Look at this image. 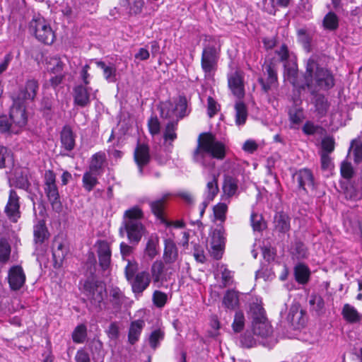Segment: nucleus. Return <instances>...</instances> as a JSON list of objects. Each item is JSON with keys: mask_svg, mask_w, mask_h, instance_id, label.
I'll list each match as a JSON object with an SVG mask.
<instances>
[{"mask_svg": "<svg viewBox=\"0 0 362 362\" xmlns=\"http://www.w3.org/2000/svg\"><path fill=\"white\" fill-rule=\"evenodd\" d=\"M87 336V328L83 324L78 325L72 333V339L75 343H83Z\"/></svg>", "mask_w": 362, "mask_h": 362, "instance_id": "55", "label": "nucleus"}, {"mask_svg": "<svg viewBox=\"0 0 362 362\" xmlns=\"http://www.w3.org/2000/svg\"><path fill=\"white\" fill-rule=\"evenodd\" d=\"M20 197L13 189L10 190L8 202L6 205L4 212L8 219L16 223L21 217Z\"/></svg>", "mask_w": 362, "mask_h": 362, "instance_id": "10", "label": "nucleus"}, {"mask_svg": "<svg viewBox=\"0 0 362 362\" xmlns=\"http://www.w3.org/2000/svg\"><path fill=\"white\" fill-rule=\"evenodd\" d=\"M341 315L346 322L351 324L358 323L362 320V315L354 306L348 303L343 306Z\"/></svg>", "mask_w": 362, "mask_h": 362, "instance_id": "32", "label": "nucleus"}, {"mask_svg": "<svg viewBox=\"0 0 362 362\" xmlns=\"http://www.w3.org/2000/svg\"><path fill=\"white\" fill-rule=\"evenodd\" d=\"M291 250L292 255L298 259H303L308 256L306 246L300 241H296L293 244Z\"/></svg>", "mask_w": 362, "mask_h": 362, "instance_id": "48", "label": "nucleus"}, {"mask_svg": "<svg viewBox=\"0 0 362 362\" xmlns=\"http://www.w3.org/2000/svg\"><path fill=\"white\" fill-rule=\"evenodd\" d=\"M288 116L291 127L295 128V126L299 125L304 119L303 110L301 107L293 106L289 109Z\"/></svg>", "mask_w": 362, "mask_h": 362, "instance_id": "43", "label": "nucleus"}, {"mask_svg": "<svg viewBox=\"0 0 362 362\" xmlns=\"http://www.w3.org/2000/svg\"><path fill=\"white\" fill-rule=\"evenodd\" d=\"M98 255L100 266L103 269H107L111 262V250L107 242L100 240L98 243Z\"/></svg>", "mask_w": 362, "mask_h": 362, "instance_id": "20", "label": "nucleus"}, {"mask_svg": "<svg viewBox=\"0 0 362 362\" xmlns=\"http://www.w3.org/2000/svg\"><path fill=\"white\" fill-rule=\"evenodd\" d=\"M129 282L132 285L133 292L141 294L148 287L151 283V277L147 272H141L137 273L132 278V280L129 281Z\"/></svg>", "mask_w": 362, "mask_h": 362, "instance_id": "16", "label": "nucleus"}, {"mask_svg": "<svg viewBox=\"0 0 362 362\" xmlns=\"http://www.w3.org/2000/svg\"><path fill=\"white\" fill-rule=\"evenodd\" d=\"M11 245L5 238L0 239V262L6 263L11 255Z\"/></svg>", "mask_w": 362, "mask_h": 362, "instance_id": "53", "label": "nucleus"}, {"mask_svg": "<svg viewBox=\"0 0 362 362\" xmlns=\"http://www.w3.org/2000/svg\"><path fill=\"white\" fill-rule=\"evenodd\" d=\"M39 90L38 81L35 78H28L25 83L24 87L21 88L17 95L13 97L15 104H25L27 101L35 100Z\"/></svg>", "mask_w": 362, "mask_h": 362, "instance_id": "8", "label": "nucleus"}, {"mask_svg": "<svg viewBox=\"0 0 362 362\" xmlns=\"http://www.w3.org/2000/svg\"><path fill=\"white\" fill-rule=\"evenodd\" d=\"M222 189L223 196L226 198L230 199L235 196L238 189V179L231 175H224Z\"/></svg>", "mask_w": 362, "mask_h": 362, "instance_id": "27", "label": "nucleus"}, {"mask_svg": "<svg viewBox=\"0 0 362 362\" xmlns=\"http://www.w3.org/2000/svg\"><path fill=\"white\" fill-rule=\"evenodd\" d=\"M235 124L238 126L245 124L247 118V109L245 104L239 100L235 104Z\"/></svg>", "mask_w": 362, "mask_h": 362, "instance_id": "37", "label": "nucleus"}, {"mask_svg": "<svg viewBox=\"0 0 362 362\" xmlns=\"http://www.w3.org/2000/svg\"><path fill=\"white\" fill-rule=\"evenodd\" d=\"M228 84L233 95L238 100L245 97L244 73L237 69L228 76Z\"/></svg>", "mask_w": 362, "mask_h": 362, "instance_id": "9", "label": "nucleus"}, {"mask_svg": "<svg viewBox=\"0 0 362 362\" xmlns=\"http://www.w3.org/2000/svg\"><path fill=\"white\" fill-rule=\"evenodd\" d=\"M218 272L221 275V284L220 285V288H226L234 284L233 274L226 265H221Z\"/></svg>", "mask_w": 362, "mask_h": 362, "instance_id": "42", "label": "nucleus"}, {"mask_svg": "<svg viewBox=\"0 0 362 362\" xmlns=\"http://www.w3.org/2000/svg\"><path fill=\"white\" fill-rule=\"evenodd\" d=\"M176 110V120L179 121L185 116L188 115L190 110L187 107V100L185 96H180L176 105H175Z\"/></svg>", "mask_w": 362, "mask_h": 362, "instance_id": "44", "label": "nucleus"}, {"mask_svg": "<svg viewBox=\"0 0 362 362\" xmlns=\"http://www.w3.org/2000/svg\"><path fill=\"white\" fill-rule=\"evenodd\" d=\"M225 229L222 225H218L213 231L210 245H225Z\"/></svg>", "mask_w": 362, "mask_h": 362, "instance_id": "51", "label": "nucleus"}, {"mask_svg": "<svg viewBox=\"0 0 362 362\" xmlns=\"http://www.w3.org/2000/svg\"><path fill=\"white\" fill-rule=\"evenodd\" d=\"M105 161V153H97L94 154L91 158V161L89 165V171H92L95 173H100V170L102 169Z\"/></svg>", "mask_w": 362, "mask_h": 362, "instance_id": "46", "label": "nucleus"}, {"mask_svg": "<svg viewBox=\"0 0 362 362\" xmlns=\"http://www.w3.org/2000/svg\"><path fill=\"white\" fill-rule=\"evenodd\" d=\"M218 179V175L213 173L211 180L206 183L205 198L208 199V200H214L219 192Z\"/></svg>", "mask_w": 362, "mask_h": 362, "instance_id": "36", "label": "nucleus"}, {"mask_svg": "<svg viewBox=\"0 0 362 362\" xmlns=\"http://www.w3.org/2000/svg\"><path fill=\"white\" fill-rule=\"evenodd\" d=\"M227 148L226 145L218 141L211 133H202L197 139V146L192 153L194 162L206 168L209 163L206 157L222 160L226 158Z\"/></svg>", "mask_w": 362, "mask_h": 362, "instance_id": "2", "label": "nucleus"}, {"mask_svg": "<svg viewBox=\"0 0 362 362\" xmlns=\"http://www.w3.org/2000/svg\"><path fill=\"white\" fill-rule=\"evenodd\" d=\"M251 225L254 230L262 231L266 228V223L264 221L261 214L252 213L250 216Z\"/></svg>", "mask_w": 362, "mask_h": 362, "instance_id": "58", "label": "nucleus"}, {"mask_svg": "<svg viewBox=\"0 0 362 362\" xmlns=\"http://www.w3.org/2000/svg\"><path fill=\"white\" fill-rule=\"evenodd\" d=\"M124 229L127 233V238L132 244L137 245L144 233V226L141 222L143 216L141 209L134 206L124 213Z\"/></svg>", "mask_w": 362, "mask_h": 362, "instance_id": "4", "label": "nucleus"}, {"mask_svg": "<svg viewBox=\"0 0 362 362\" xmlns=\"http://www.w3.org/2000/svg\"><path fill=\"white\" fill-rule=\"evenodd\" d=\"M134 160L142 173L143 167L146 165L151 160L149 147L145 144H138L134 153Z\"/></svg>", "mask_w": 362, "mask_h": 362, "instance_id": "17", "label": "nucleus"}, {"mask_svg": "<svg viewBox=\"0 0 362 362\" xmlns=\"http://www.w3.org/2000/svg\"><path fill=\"white\" fill-rule=\"evenodd\" d=\"M323 26L325 29L334 30L339 26V19L334 12H329L323 19Z\"/></svg>", "mask_w": 362, "mask_h": 362, "instance_id": "52", "label": "nucleus"}, {"mask_svg": "<svg viewBox=\"0 0 362 362\" xmlns=\"http://www.w3.org/2000/svg\"><path fill=\"white\" fill-rule=\"evenodd\" d=\"M76 135L70 126L65 125L60 133L62 147L67 151H72L75 147Z\"/></svg>", "mask_w": 362, "mask_h": 362, "instance_id": "23", "label": "nucleus"}, {"mask_svg": "<svg viewBox=\"0 0 362 362\" xmlns=\"http://www.w3.org/2000/svg\"><path fill=\"white\" fill-rule=\"evenodd\" d=\"M250 314L252 321L262 320L266 319L264 310L262 306L258 303H252L250 306Z\"/></svg>", "mask_w": 362, "mask_h": 362, "instance_id": "54", "label": "nucleus"}, {"mask_svg": "<svg viewBox=\"0 0 362 362\" xmlns=\"http://www.w3.org/2000/svg\"><path fill=\"white\" fill-rule=\"evenodd\" d=\"M165 262L161 260H156L151 267V274L153 283H163L168 279L167 271L168 268L165 267Z\"/></svg>", "mask_w": 362, "mask_h": 362, "instance_id": "18", "label": "nucleus"}, {"mask_svg": "<svg viewBox=\"0 0 362 362\" xmlns=\"http://www.w3.org/2000/svg\"><path fill=\"white\" fill-rule=\"evenodd\" d=\"M177 120L170 121L165 127L163 137L165 141H174L177 138L175 131L177 127Z\"/></svg>", "mask_w": 362, "mask_h": 362, "instance_id": "56", "label": "nucleus"}, {"mask_svg": "<svg viewBox=\"0 0 362 362\" xmlns=\"http://www.w3.org/2000/svg\"><path fill=\"white\" fill-rule=\"evenodd\" d=\"M222 305L226 310H235L240 305V293L235 289L226 291L222 299Z\"/></svg>", "mask_w": 362, "mask_h": 362, "instance_id": "21", "label": "nucleus"}, {"mask_svg": "<svg viewBox=\"0 0 362 362\" xmlns=\"http://www.w3.org/2000/svg\"><path fill=\"white\" fill-rule=\"evenodd\" d=\"M170 196V194L166 193L163 194L160 199L149 202V206L152 213L157 217L158 219H159L162 223H165L167 226H170L173 224L171 222H168L165 220L163 214V209L165 202Z\"/></svg>", "mask_w": 362, "mask_h": 362, "instance_id": "19", "label": "nucleus"}, {"mask_svg": "<svg viewBox=\"0 0 362 362\" xmlns=\"http://www.w3.org/2000/svg\"><path fill=\"white\" fill-rule=\"evenodd\" d=\"M305 314V312L300 308V304L294 303L290 307L287 321L293 329H300L303 327L306 323Z\"/></svg>", "mask_w": 362, "mask_h": 362, "instance_id": "12", "label": "nucleus"}, {"mask_svg": "<svg viewBox=\"0 0 362 362\" xmlns=\"http://www.w3.org/2000/svg\"><path fill=\"white\" fill-rule=\"evenodd\" d=\"M313 104L315 107V112L319 118L326 116L329 109L330 103L324 95L315 94L313 100Z\"/></svg>", "mask_w": 362, "mask_h": 362, "instance_id": "26", "label": "nucleus"}, {"mask_svg": "<svg viewBox=\"0 0 362 362\" xmlns=\"http://www.w3.org/2000/svg\"><path fill=\"white\" fill-rule=\"evenodd\" d=\"M13 165V154L7 148L0 146V168L11 167Z\"/></svg>", "mask_w": 362, "mask_h": 362, "instance_id": "47", "label": "nucleus"}, {"mask_svg": "<svg viewBox=\"0 0 362 362\" xmlns=\"http://www.w3.org/2000/svg\"><path fill=\"white\" fill-rule=\"evenodd\" d=\"M214 217L216 219L221 221L222 223L226 220V214L228 211V206L225 203H218L213 208Z\"/></svg>", "mask_w": 362, "mask_h": 362, "instance_id": "61", "label": "nucleus"}, {"mask_svg": "<svg viewBox=\"0 0 362 362\" xmlns=\"http://www.w3.org/2000/svg\"><path fill=\"white\" fill-rule=\"evenodd\" d=\"M164 337V332L160 329H156L153 331L149 336V344L151 347L153 349H156L158 344L159 341H161Z\"/></svg>", "mask_w": 362, "mask_h": 362, "instance_id": "64", "label": "nucleus"}, {"mask_svg": "<svg viewBox=\"0 0 362 362\" xmlns=\"http://www.w3.org/2000/svg\"><path fill=\"white\" fill-rule=\"evenodd\" d=\"M127 264L124 269V274L125 277L127 280L129 281L130 280H132V278H134L136 275L135 274L139 269V265L136 261L134 259H127Z\"/></svg>", "mask_w": 362, "mask_h": 362, "instance_id": "59", "label": "nucleus"}, {"mask_svg": "<svg viewBox=\"0 0 362 362\" xmlns=\"http://www.w3.org/2000/svg\"><path fill=\"white\" fill-rule=\"evenodd\" d=\"M100 173H95L92 171H87L83 175V186L88 192H90L98 184V176Z\"/></svg>", "mask_w": 362, "mask_h": 362, "instance_id": "41", "label": "nucleus"}, {"mask_svg": "<svg viewBox=\"0 0 362 362\" xmlns=\"http://www.w3.org/2000/svg\"><path fill=\"white\" fill-rule=\"evenodd\" d=\"M160 117L164 119H171L176 117L175 105L170 100H166L160 103L159 107Z\"/></svg>", "mask_w": 362, "mask_h": 362, "instance_id": "40", "label": "nucleus"}, {"mask_svg": "<svg viewBox=\"0 0 362 362\" xmlns=\"http://www.w3.org/2000/svg\"><path fill=\"white\" fill-rule=\"evenodd\" d=\"M178 257L177 247L171 239L165 240V248L163 252V260L165 264H170L174 263Z\"/></svg>", "mask_w": 362, "mask_h": 362, "instance_id": "28", "label": "nucleus"}, {"mask_svg": "<svg viewBox=\"0 0 362 362\" xmlns=\"http://www.w3.org/2000/svg\"><path fill=\"white\" fill-rule=\"evenodd\" d=\"M272 327L267 319L252 321V333L257 337L267 338L272 334Z\"/></svg>", "mask_w": 362, "mask_h": 362, "instance_id": "22", "label": "nucleus"}, {"mask_svg": "<svg viewBox=\"0 0 362 362\" xmlns=\"http://www.w3.org/2000/svg\"><path fill=\"white\" fill-rule=\"evenodd\" d=\"M97 66L103 71V76L105 80L109 83H115L117 81V68L114 64H107L103 61H96Z\"/></svg>", "mask_w": 362, "mask_h": 362, "instance_id": "31", "label": "nucleus"}, {"mask_svg": "<svg viewBox=\"0 0 362 362\" xmlns=\"http://www.w3.org/2000/svg\"><path fill=\"white\" fill-rule=\"evenodd\" d=\"M340 173L343 178L346 180L351 179L355 174V171L351 163L348 160H344L341 162L340 166Z\"/></svg>", "mask_w": 362, "mask_h": 362, "instance_id": "60", "label": "nucleus"}, {"mask_svg": "<svg viewBox=\"0 0 362 362\" xmlns=\"http://www.w3.org/2000/svg\"><path fill=\"white\" fill-rule=\"evenodd\" d=\"M52 248L54 267H60L68 252L62 236L58 235L54 238Z\"/></svg>", "mask_w": 362, "mask_h": 362, "instance_id": "13", "label": "nucleus"}, {"mask_svg": "<svg viewBox=\"0 0 362 362\" xmlns=\"http://www.w3.org/2000/svg\"><path fill=\"white\" fill-rule=\"evenodd\" d=\"M74 102L81 107H85L90 104V93L86 87L79 85L74 88Z\"/></svg>", "mask_w": 362, "mask_h": 362, "instance_id": "25", "label": "nucleus"}, {"mask_svg": "<svg viewBox=\"0 0 362 362\" xmlns=\"http://www.w3.org/2000/svg\"><path fill=\"white\" fill-rule=\"evenodd\" d=\"M8 283L12 290H19L24 284L25 275L21 266L12 267L8 271Z\"/></svg>", "mask_w": 362, "mask_h": 362, "instance_id": "15", "label": "nucleus"}, {"mask_svg": "<svg viewBox=\"0 0 362 362\" xmlns=\"http://www.w3.org/2000/svg\"><path fill=\"white\" fill-rule=\"evenodd\" d=\"M45 193L52 205L53 210L60 211L62 209V203L57 185L44 187Z\"/></svg>", "mask_w": 362, "mask_h": 362, "instance_id": "29", "label": "nucleus"}, {"mask_svg": "<svg viewBox=\"0 0 362 362\" xmlns=\"http://www.w3.org/2000/svg\"><path fill=\"white\" fill-rule=\"evenodd\" d=\"M297 182L298 189L300 191L307 192V188H313L314 176L312 171L308 168H303L297 171L293 176Z\"/></svg>", "mask_w": 362, "mask_h": 362, "instance_id": "11", "label": "nucleus"}, {"mask_svg": "<svg viewBox=\"0 0 362 362\" xmlns=\"http://www.w3.org/2000/svg\"><path fill=\"white\" fill-rule=\"evenodd\" d=\"M290 0H262V8L269 13L274 14L277 7H286Z\"/></svg>", "mask_w": 362, "mask_h": 362, "instance_id": "39", "label": "nucleus"}, {"mask_svg": "<svg viewBox=\"0 0 362 362\" xmlns=\"http://www.w3.org/2000/svg\"><path fill=\"white\" fill-rule=\"evenodd\" d=\"M309 305L310 310L320 316L325 312V304L323 298L318 293H313L310 296Z\"/></svg>", "mask_w": 362, "mask_h": 362, "instance_id": "33", "label": "nucleus"}, {"mask_svg": "<svg viewBox=\"0 0 362 362\" xmlns=\"http://www.w3.org/2000/svg\"><path fill=\"white\" fill-rule=\"evenodd\" d=\"M158 238L157 237H151L147 241L145 252L150 259L154 258L158 255Z\"/></svg>", "mask_w": 362, "mask_h": 362, "instance_id": "57", "label": "nucleus"}, {"mask_svg": "<svg viewBox=\"0 0 362 362\" xmlns=\"http://www.w3.org/2000/svg\"><path fill=\"white\" fill-rule=\"evenodd\" d=\"M12 124L16 128L20 130L27 123V115L25 112V104H15L11 108L9 115Z\"/></svg>", "mask_w": 362, "mask_h": 362, "instance_id": "14", "label": "nucleus"}, {"mask_svg": "<svg viewBox=\"0 0 362 362\" xmlns=\"http://www.w3.org/2000/svg\"><path fill=\"white\" fill-rule=\"evenodd\" d=\"M34 241L42 244L49 238V232L44 220H40L33 227Z\"/></svg>", "mask_w": 362, "mask_h": 362, "instance_id": "34", "label": "nucleus"}, {"mask_svg": "<svg viewBox=\"0 0 362 362\" xmlns=\"http://www.w3.org/2000/svg\"><path fill=\"white\" fill-rule=\"evenodd\" d=\"M83 293L87 296L91 305L97 309L101 310L105 297L106 288L99 285L97 281L86 280L83 284Z\"/></svg>", "mask_w": 362, "mask_h": 362, "instance_id": "6", "label": "nucleus"}, {"mask_svg": "<svg viewBox=\"0 0 362 362\" xmlns=\"http://www.w3.org/2000/svg\"><path fill=\"white\" fill-rule=\"evenodd\" d=\"M352 151L354 153V160L356 163H359L362 161V142L357 140H354L351 142L349 151Z\"/></svg>", "mask_w": 362, "mask_h": 362, "instance_id": "62", "label": "nucleus"}, {"mask_svg": "<svg viewBox=\"0 0 362 362\" xmlns=\"http://www.w3.org/2000/svg\"><path fill=\"white\" fill-rule=\"evenodd\" d=\"M274 229L280 233H286L290 230V218L283 212L278 213L274 216Z\"/></svg>", "mask_w": 362, "mask_h": 362, "instance_id": "30", "label": "nucleus"}, {"mask_svg": "<svg viewBox=\"0 0 362 362\" xmlns=\"http://www.w3.org/2000/svg\"><path fill=\"white\" fill-rule=\"evenodd\" d=\"M262 76L258 78V81L264 93H268L278 83L277 66L273 61L265 62L262 66Z\"/></svg>", "mask_w": 362, "mask_h": 362, "instance_id": "7", "label": "nucleus"}, {"mask_svg": "<svg viewBox=\"0 0 362 362\" xmlns=\"http://www.w3.org/2000/svg\"><path fill=\"white\" fill-rule=\"evenodd\" d=\"M144 325V322L140 320L132 322L128 333V341L131 344H134L139 340Z\"/></svg>", "mask_w": 362, "mask_h": 362, "instance_id": "35", "label": "nucleus"}, {"mask_svg": "<svg viewBox=\"0 0 362 362\" xmlns=\"http://www.w3.org/2000/svg\"><path fill=\"white\" fill-rule=\"evenodd\" d=\"M220 52L221 45L218 40L215 37L206 36L201 58V66L206 76L214 74L217 70Z\"/></svg>", "mask_w": 362, "mask_h": 362, "instance_id": "3", "label": "nucleus"}, {"mask_svg": "<svg viewBox=\"0 0 362 362\" xmlns=\"http://www.w3.org/2000/svg\"><path fill=\"white\" fill-rule=\"evenodd\" d=\"M245 327V317L241 311H237L235 314L234 320L232 324L233 329L235 332H240Z\"/></svg>", "mask_w": 362, "mask_h": 362, "instance_id": "63", "label": "nucleus"}, {"mask_svg": "<svg viewBox=\"0 0 362 362\" xmlns=\"http://www.w3.org/2000/svg\"><path fill=\"white\" fill-rule=\"evenodd\" d=\"M284 66V74L287 81H289L294 88L299 90H305L304 78L303 80H298V73L297 66L296 64H292L291 66L285 64Z\"/></svg>", "mask_w": 362, "mask_h": 362, "instance_id": "24", "label": "nucleus"}, {"mask_svg": "<svg viewBox=\"0 0 362 362\" xmlns=\"http://www.w3.org/2000/svg\"><path fill=\"white\" fill-rule=\"evenodd\" d=\"M28 28L39 41L47 45L54 42V32L48 22L40 15L33 16Z\"/></svg>", "mask_w": 362, "mask_h": 362, "instance_id": "5", "label": "nucleus"}, {"mask_svg": "<svg viewBox=\"0 0 362 362\" xmlns=\"http://www.w3.org/2000/svg\"><path fill=\"white\" fill-rule=\"evenodd\" d=\"M320 57L313 54L305 62V71L303 74L304 86L311 94L320 90H329L334 86L332 74L319 64Z\"/></svg>", "mask_w": 362, "mask_h": 362, "instance_id": "1", "label": "nucleus"}, {"mask_svg": "<svg viewBox=\"0 0 362 362\" xmlns=\"http://www.w3.org/2000/svg\"><path fill=\"white\" fill-rule=\"evenodd\" d=\"M47 69L53 74L62 73L64 64L58 57H50L47 62Z\"/></svg>", "mask_w": 362, "mask_h": 362, "instance_id": "50", "label": "nucleus"}, {"mask_svg": "<svg viewBox=\"0 0 362 362\" xmlns=\"http://www.w3.org/2000/svg\"><path fill=\"white\" fill-rule=\"evenodd\" d=\"M125 300V296L119 288H112L110 292V301L115 309H119Z\"/></svg>", "mask_w": 362, "mask_h": 362, "instance_id": "45", "label": "nucleus"}, {"mask_svg": "<svg viewBox=\"0 0 362 362\" xmlns=\"http://www.w3.org/2000/svg\"><path fill=\"white\" fill-rule=\"evenodd\" d=\"M310 270L304 264H298L294 267V275L296 281L300 284H305L309 281Z\"/></svg>", "mask_w": 362, "mask_h": 362, "instance_id": "38", "label": "nucleus"}, {"mask_svg": "<svg viewBox=\"0 0 362 362\" xmlns=\"http://www.w3.org/2000/svg\"><path fill=\"white\" fill-rule=\"evenodd\" d=\"M0 132L18 134V129L12 124L10 117L1 115L0 116Z\"/></svg>", "mask_w": 362, "mask_h": 362, "instance_id": "49", "label": "nucleus"}]
</instances>
